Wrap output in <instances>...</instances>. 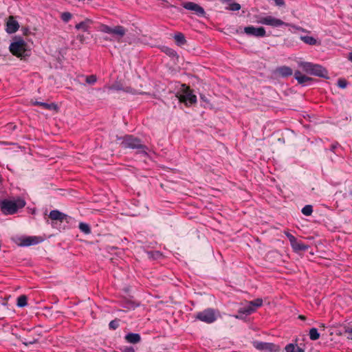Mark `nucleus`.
I'll return each mask as SVG.
<instances>
[{"mask_svg":"<svg viewBox=\"0 0 352 352\" xmlns=\"http://www.w3.org/2000/svg\"><path fill=\"white\" fill-rule=\"evenodd\" d=\"M116 140L120 141L122 148L136 150L137 153L144 156L148 155V148L142 143L140 138L133 135H124V136H117Z\"/></svg>","mask_w":352,"mask_h":352,"instance_id":"f257e3e1","label":"nucleus"},{"mask_svg":"<svg viewBox=\"0 0 352 352\" xmlns=\"http://www.w3.org/2000/svg\"><path fill=\"white\" fill-rule=\"evenodd\" d=\"M98 31L102 33L111 35L110 38L104 37L105 41H117L120 43L125 36L127 30L122 25L109 26L106 24H100L98 27Z\"/></svg>","mask_w":352,"mask_h":352,"instance_id":"f03ea898","label":"nucleus"},{"mask_svg":"<svg viewBox=\"0 0 352 352\" xmlns=\"http://www.w3.org/2000/svg\"><path fill=\"white\" fill-rule=\"evenodd\" d=\"M25 204V201L21 197L14 199H4L0 200V210L5 215H12L16 214L19 209L24 208Z\"/></svg>","mask_w":352,"mask_h":352,"instance_id":"7ed1b4c3","label":"nucleus"},{"mask_svg":"<svg viewBox=\"0 0 352 352\" xmlns=\"http://www.w3.org/2000/svg\"><path fill=\"white\" fill-rule=\"evenodd\" d=\"M27 47L25 41L19 38L10 44L9 49L13 55L22 58L29 56L30 50Z\"/></svg>","mask_w":352,"mask_h":352,"instance_id":"20e7f679","label":"nucleus"},{"mask_svg":"<svg viewBox=\"0 0 352 352\" xmlns=\"http://www.w3.org/2000/svg\"><path fill=\"white\" fill-rule=\"evenodd\" d=\"M177 96L180 102H184L187 106L192 105L197 102V96L192 94L190 87L186 85H182V89L180 91L177 93Z\"/></svg>","mask_w":352,"mask_h":352,"instance_id":"39448f33","label":"nucleus"},{"mask_svg":"<svg viewBox=\"0 0 352 352\" xmlns=\"http://www.w3.org/2000/svg\"><path fill=\"white\" fill-rule=\"evenodd\" d=\"M257 23L268 25L272 28H279L281 26H290L289 23H285L280 19H277L271 15L258 16L256 20Z\"/></svg>","mask_w":352,"mask_h":352,"instance_id":"423d86ee","label":"nucleus"},{"mask_svg":"<svg viewBox=\"0 0 352 352\" xmlns=\"http://www.w3.org/2000/svg\"><path fill=\"white\" fill-rule=\"evenodd\" d=\"M253 346L261 352H278L280 350V346L272 342L261 341L252 342Z\"/></svg>","mask_w":352,"mask_h":352,"instance_id":"0eeeda50","label":"nucleus"},{"mask_svg":"<svg viewBox=\"0 0 352 352\" xmlns=\"http://www.w3.org/2000/svg\"><path fill=\"white\" fill-rule=\"evenodd\" d=\"M196 318L208 324L212 323L217 320L215 311L213 309H206L198 312Z\"/></svg>","mask_w":352,"mask_h":352,"instance_id":"6e6552de","label":"nucleus"},{"mask_svg":"<svg viewBox=\"0 0 352 352\" xmlns=\"http://www.w3.org/2000/svg\"><path fill=\"white\" fill-rule=\"evenodd\" d=\"M49 218L53 221H58L60 223L66 222L69 223L73 221V218L58 210H51L49 214Z\"/></svg>","mask_w":352,"mask_h":352,"instance_id":"1a4fd4ad","label":"nucleus"},{"mask_svg":"<svg viewBox=\"0 0 352 352\" xmlns=\"http://www.w3.org/2000/svg\"><path fill=\"white\" fill-rule=\"evenodd\" d=\"M244 32L248 36L255 37H264L266 36V32L263 27L247 26L244 28Z\"/></svg>","mask_w":352,"mask_h":352,"instance_id":"9d476101","label":"nucleus"},{"mask_svg":"<svg viewBox=\"0 0 352 352\" xmlns=\"http://www.w3.org/2000/svg\"><path fill=\"white\" fill-rule=\"evenodd\" d=\"M183 7L186 10L193 11L199 16H204L205 14L204 9L194 2L184 3Z\"/></svg>","mask_w":352,"mask_h":352,"instance_id":"9b49d317","label":"nucleus"},{"mask_svg":"<svg viewBox=\"0 0 352 352\" xmlns=\"http://www.w3.org/2000/svg\"><path fill=\"white\" fill-rule=\"evenodd\" d=\"M19 28V24L18 21L14 19V16H9L6 23V32L9 34H12L16 32Z\"/></svg>","mask_w":352,"mask_h":352,"instance_id":"f8f14e48","label":"nucleus"},{"mask_svg":"<svg viewBox=\"0 0 352 352\" xmlns=\"http://www.w3.org/2000/svg\"><path fill=\"white\" fill-rule=\"evenodd\" d=\"M311 75L328 78L327 74L328 72L327 70L323 67L322 65L318 64H314V67H312L311 72L310 74Z\"/></svg>","mask_w":352,"mask_h":352,"instance_id":"ddd939ff","label":"nucleus"},{"mask_svg":"<svg viewBox=\"0 0 352 352\" xmlns=\"http://www.w3.org/2000/svg\"><path fill=\"white\" fill-rule=\"evenodd\" d=\"M275 74H278L283 78H287L292 75L293 71L289 67L284 65L278 67L275 70Z\"/></svg>","mask_w":352,"mask_h":352,"instance_id":"4468645a","label":"nucleus"},{"mask_svg":"<svg viewBox=\"0 0 352 352\" xmlns=\"http://www.w3.org/2000/svg\"><path fill=\"white\" fill-rule=\"evenodd\" d=\"M294 78L298 81V82L302 85H307L309 82L313 80V79L310 77H308L305 75H302L300 72L296 71L294 73Z\"/></svg>","mask_w":352,"mask_h":352,"instance_id":"2eb2a0df","label":"nucleus"},{"mask_svg":"<svg viewBox=\"0 0 352 352\" xmlns=\"http://www.w3.org/2000/svg\"><path fill=\"white\" fill-rule=\"evenodd\" d=\"M126 342L131 344H137L141 341V336L139 333H129L124 336Z\"/></svg>","mask_w":352,"mask_h":352,"instance_id":"dca6fc26","label":"nucleus"},{"mask_svg":"<svg viewBox=\"0 0 352 352\" xmlns=\"http://www.w3.org/2000/svg\"><path fill=\"white\" fill-rule=\"evenodd\" d=\"M41 241L38 236H27L22 239L21 245L23 246H30L38 244Z\"/></svg>","mask_w":352,"mask_h":352,"instance_id":"f3484780","label":"nucleus"},{"mask_svg":"<svg viewBox=\"0 0 352 352\" xmlns=\"http://www.w3.org/2000/svg\"><path fill=\"white\" fill-rule=\"evenodd\" d=\"M300 39L303 41L305 43L309 45H320V42H318L315 38L310 36H300Z\"/></svg>","mask_w":352,"mask_h":352,"instance_id":"a211bd4d","label":"nucleus"},{"mask_svg":"<svg viewBox=\"0 0 352 352\" xmlns=\"http://www.w3.org/2000/svg\"><path fill=\"white\" fill-rule=\"evenodd\" d=\"M285 349L286 352H305L303 348L293 343L287 344Z\"/></svg>","mask_w":352,"mask_h":352,"instance_id":"6ab92c4d","label":"nucleus"},{"mask_svg":"<svg viewBox=\"0 0 352 352\" xmlns=\"http://www.w3.org/2000/svg\"><path fill=\"white\" fill-rule=\"evenodd\" d=\"M294 251H305L308 249L309 246L297 240L291 245Z\"/></svg>","mask_w":352,"mask_h":352,"instance_id":"aec40b11","label":"nucleus"},{"mask_svg":"<svg viewBox=\"0 0 352 352\" xmlns=\"http://www.w3.org/2000/svg\"><path fill=\"white\" fill-rule=\"evenodd\" d=\"M314 63L310 62H300L298 63V66L302 69V70L310 74L312 70V67H314Z\"/></svg>","mask_w":352,"mask_h":352,"instance_id":"412c9836","label":"nucleus"},{"mask_svg":"<svg viewBox=\"0 0 352 352\" xmlns=\"http://www.w3.org/2000/svg\"><path fill=\"white\" fill-rule=\"evenodd\" d=\"M255 308L249 302L248 305L239 310V313L245 316L250 315L255 311Z\"/></svg>","mask_w":352,"mask_h":352,"instance_id":"4be33fe9","label":"nucleus"},{"mask_svg":"<svg viewBox=\"0 0 352 352\" xmlns=\"http://www.w3.org/2000/svg\"><path fill=\"white\" fill-rule=\"evenodd\" d=\"M91 23L90 19H86L76 25L75 28L77 30H82L84 32L88 31L89 24Z\"/></svg>","mask_w":352,"mask_h":352,"instance_id":"5701e85b","label":"nucleus"},{"mask_svg":"<svg viewBox=\"0 0 352 352\" xmlns=\"http://www.w3.org/2000/svg\"><path fill=\"white\" fill-rule=\"evenodd\" d=\"M174 38L178 45H183L186 43L184 35L181 32L176 34L174 36Z\"/></svg>","mask_w":352,"mask_h":352,"instance_id":"b1692460","label":"nucleus"},{"mask_svg":"<svg viewBox=\"0 0 352 352\" xmlns=\"http://www.w3.org/2000/svg\"><path fill=\"white\" fill-rule=\"evenodd\" d=\"M32 104L35 106H40L44 109H49V110L52 109V108L54 107V104L53 103L48 104L46 102H38V101L32 102Z\"/></svg>","mask_w":352,"mask_h":352,"instance_id":"393cba45","label":"nucleus"},{"mask_svg":"<svg viewBox=\"0 0 352 352\" xmlns=\"http://www.w3.org/2000/svg\"><path fill=\"white\" fill-rule=\"evenodd\" d=\"M28 304V298L25 295H21L17 298L16 305L19 307H24Z\"/></svg>","mask_w":352,"mask_h":352,"instance_id":"a878e982","label":"nucleus"},{"mask_svg":"<svg viewBox=\"0 0 352 352\" xmlns=\"http://www.w3.org/2000/svg\"><path fill=\"white\" fill-rule=\"evenodd\" d=\"M78 228L82 232H83L86 234L91 233L90 226L86 223L80 222L79 223Z\"/></svg>","mask_w":352,"mask_h":352,"instance_id":"bb28decb","label":"nucleus"},{"mask_svg":"<svg viewBox=\"0 0 352 352\" xmlns=\"http://www.w3.org/2000/svg\"><path fill=\"white\" fill-rule=\"evenodd\" d=\"M309 338L311 340H317L320 338V333L318 331V329L316 328H311L309 330Z\"/></svg>","mask_w":352,"mask_h":352,"instance_id":"cd10ccee","label":"nucleus"},{"mask_svg":"<svg viewBox=\"0 0 352 352\" xmlns=\"http://www.w3.org/2000/svg\"><path fill=\"white\" fill-rule=\"evenodd\" d=\"M301 212L305 216H310L313 212V207L311 205H306L302 208Z\"/></svg>","mask_w":352,"mask_h":352,"instance_id":"c85d7f7f","label":"nucleus"},{"mask_svg":"<svg viewBox=\"0 0 352 352\" xmlns=\"http://www.w3.org/2000/svg\"><path fill=\"white\" fill-rule=\"evenodd\" d=\"M123 91L126 93L131 94L132 95H136V94H146L145 92H138L137 90L133 89L131 87H124Z\"/></svg>","mask_w":352,"mask_h":352,"instance_id":"c756f323","label":"nucleus"},{"mask_svg":"<svg viewBox=\"0 0 352 352\" xmlns=\"http://www.w3.org/2000/svg\"><path fill=\"white\" fill-rule=\"evenodd\" d=\"M72 17V14L69 12H65L61 14L60 18L65 23L69 22Z\"/></svg>","mask_w":352,"mask_h":352,"instance_id":"7c9ffc66","label":"nucleus"},{"mask_svg":"<svg viewBox=\"0 0 352 352\" xmlns=\"http://www.w3.org/2000/svg\"><path fill=\"white\" fill-rule=\"evenodd\" d=\"M124 87L123 85L119 82H116L114 84H113L111 86L109 87V89L111 90H116V91H123Z\"/></svg>","mask_w":352,"mask_h":352,"instance_id":"2f4dec72","label":"nucleus"},{"mask_svg":"<svg viewBox=\"0 0 352 352\" xmlns=\"http://www.w3.org/2000/svg\"><path fill=\"white\" fill-rule=\"evenodd\" d=\"M119 322L120 320L118 319L111 320L109 324V329L113 330L116 329L119 327Z\"/></svg>","mask_w":352,"mask_h":352,"instance_id":"473e14b6","label":"nucleus"},{"mask_svg":"<svg viewBox=\"0 0 352 352\" xmlns=\"http://www.w3.org/2000/svg\"><path fill=\"white\" fill-rule=\"evenodd\" d=\"M250 303L256 309L263 305V300L261 298H256L254 300L250 301Z\"/></svg>","mask_w":352,"mask_h":352,"instance_id":"72a5a7b5","label":"nucleus"},{"mask_svg":"<svg viewBox=\"0 0 352 352\" xmlns=\"http://www.w3.org/2000/svg\"><path fill=\"white\" fill-rule=\"evenodd\" d=\"M97 80V78L95 75H90L86 76V82L90 85L94 84Z\"/></svg>","mask_w":352,"mask_h":352,"instance_id":"f704fd0d","label":"nucleus"},{"mask_svg":"<svg viewBox=\"0 0 352 352\" xmlns=\"http://www.w3.org/2000/svg\"><path fill=\"white\" fill-rule=\"evenodd\" d=\"M228 9L232 11H238L241 9V5L238 3H232L229 5Z\"/></svg>","mask_w":352,"mask_h":352,"instance_id":"c9c22d12","label":"nucleus"},{"mask_svg":"<svg viewBox=\"0 0 352 352\" xmlns=\"http://www.w3.org/2000/svg\"><path fill=\"white\" fill-rule=\"evenodd\" d=\"M164 52L171 57H175L177 56V52L174 50L169 47H166V49L164 50Z\"/></svg>","mask_w":352,"mask_h":352,"instance_id":"e433bc0d","label":"nucleus"},{"mask_svg":"<svg viewBox=\"0 0 352 352\" xmlns=\"http://www.w3.org/2000/svg\"><path fill=\"white\" fill-rule=\"evenodd\" d=\"M337 85L340 88L344 89L347 86V81L344 78H340L338 80Z\"/></svg>","mask_w":352,"mask_h":352,"instance_id":"4c0bfd02","label":"nucleus"},{"mask_svg":"<svg viewBox=\"0 0 352 352\" xmlns=\"http://www.w3.org/2000/svg\"><path fill=\"white\" fill-rule=\"evenodd\" d=\"M285 234L287 236V238L289 239L291 245L293 244V243H294L297 240L296 238L294 235H292V234H290L288 232H285Z\"/></svg>","mask_w":352,"mask_h":352,"instance_id":"58836bf2","label":"nucleus"},{"mask_svg":"<svg viewBox=\"0 0 352 352\" xmlns=\"http://www.w3.org/2000/svg\"><path fill=\"white\" fill-rule=\"evenodd\" d=\"M122 352H135L134 348L131 346H125L121 349Z\"/></svg>","mask_w":352,"mask_h":352,"instance_id":"ea45409f","label":"nucleus"},{"mask_svg":"<svg viewBox=\"0 0 352 352\" xmlns=\"http://www.w3.org/2000/svg\"><path fill=\"white\" fill-rule=\"evenodd\" d=\"M340 146V144L338 142H335L331 145L330 151L335 153L336 149Z\"/></svg>","mask_w":352,"mask_h":352,"instance_id":"a19ab883","label":"nucleus"},{"mask_svg":"<svg viewBox=\"0 0 352 352\" xmlns=\"http://www.w3.org/2000/svg\"><path fill=\"white\" fill-rule=\"evenodd\" d=\"M345 332L349 334L348 338L352 340V327L346 329Z\"/></svg>","mask_w":352,"mask_h":352,"instance_id":"79ce46f5","label":"nucleus"},{"mask_svg":"<svg viewBox=\"0 0 352 352\" xmlns=\"http://www.w3.org/2000/svg\"><path fill=\"white\" fill-rule=\"evenodd\" d=\"M290 26L293 27L294 28H295L296 30H299V31H301V32H307L306 30H305L304 28H301V27H298V26H295V25H292L290 24Z\"/></svg>","mask_w":352,"mask_h":352,"instance_id":"37998d69","label":"nucleus"},{"mask_svg":"<svg viewBox=\"0 0 352 352\" xmlns=\"http://www.w3.org/2000/svg\"><path fill=\"white\" fill-rule=\"evenodd\" d=\"M36 340H34L32 341H29V342H23V343L26 345V346H28V345H30V344H34L36 343Z\"/></svg>","mask_w":352,"mask_h":352,"instance_id":"c03bdc74","label":"nucleus"},{"mask_svg":"<svg viewBox=\"0 0 352 352\" xmlns=\"http://www.w3.org/2000/svg\"><path fill=\"white\" fill-rule=\"evenodd\" d=\"M148 254H157V256H159V255H160V252H157V251L155 252H149Z\"/></svg>","mask_w":352,"mask_h":352,"instance_id":"a18cd8bd","label":"nucleus"},{"mask_svg":"<svg viewBox=\"0 0 352 352\" xmlns=\"http://www.w3.org/2000/svg\"><path fill=\"white\" fill-rule=\"evenodd\" d=\"M298 318H299V319H300V320H305L306 318H305V316H303V315H299V316H298Z\"/></svg>","mask_w":352,"mask_h":352,"instance_id":"49530a36","label":"nucleus"},{"mask_svg":"<svg viewBox=\"0 0 352 352\" xmlns=\"http://www.w3.org/2000/svg\"><path fill=\"white\" fill-rule=\"evenodd\" d=\"M349 59L352 62V52L349 53Z\"/></svg>","mask_w":352,"mask_h":352,"instance_id":"de8ad7c7","label":"nucleus"},{"mask_svg":"<svg viewBox=\"0 0 352 352\" xmlns=\"http://www.w3.org/2000/svg\"><path fill=\"white\" fill-rule=\"evenodd\" d=\"M349 195L352 197V190L349 192Z\"/></svg>","mask_w":352,"mask_h":352,"instance_id":"09e8293b","label":"nucleus"},{"mask_svg":"<svg viewBox=\"0 0 352 352\" xmlns=\"http://www.w3.org/2000/svg\"><path fill=\"white\" fill-rule=\"evenodd\" d=\"M80 40L82 41V36H80Z\"/></svg>","mask_w":352,"mask_h":352,"instance_id":"8fccbe9b","label":"nucleus"}]
</instances>
